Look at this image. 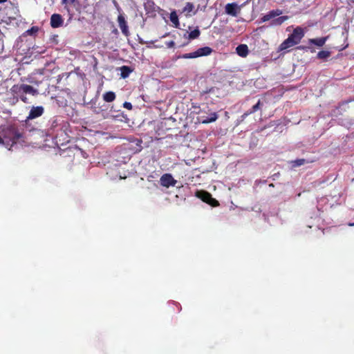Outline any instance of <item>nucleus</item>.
<instances>
[{
    "mask_svg": "<svg viewBox=\"0 0 354 354\" xmlns=\"http://www.w3.org/2000/svg\"><path fill=\"white\" fill-rule=\"evenodd\" d=\"M21 136V133L13 126L0 127V145L9 150Z\"/></svg>",
    "mask_w": 354,
    "mask_h": 354,
    "instance_id": "1",
    "label": "nucleus"
},
{
    "mask_svg": "<svg viewBox=\"0 0 354 354\" xmlns=\"http://www.w3.org/2000/svg\"><path fill=\"white\" fill-rule=\"evenodd\" d=\"M304 35V30L301 27H297L294 29L292 33L280 45V50H283L299 44Z\"/></svg>",
    "mask_w": 354,
    "mask_h": 354,
    "instance_id": "2",
    "label": "nucleus"
},
{
    "mask_svg": "<svg viewBox=\"0 0 354 354\" xmlns=\"http://www.w3.org/2000/svg\"><path fill=\"white\" fill-rule=\"evenodd\" d=\"M212 49L211 48H209L208 46H205V47L200 48L194 52L183 54L180 56V58L194 59V58H197L199 57L207 56V55H210L212 53Z\"/></svg>",
    "mask_w": 354,
    "mask_h": 354,
    "instance_id": "3",
    "label": "nucleus"
},
{
    "mask_svg": "<svg viewBox=\"0 0 354 354\" xmlns=\"http://www.w3.org/2000/svg\"><path fill=\"white\" fill-rule=\"evenodd\" d=\"M196 196L209 205L216 207L218 205V201L212 197V195L205 191H198Z\"/></svg>",
    "mask_w": 354,
    "mask_h": 354,
    "instance_id": "4",
    "label": "nucleus"
},
{
    "mask_svg": "<svg viewBox=\"0 0 354 354\" xmlns=\"http://www.w3.org/2000/svg\"><path fill=\"white\" fill-rule=\"evenodd\" d=\"M241 6H239L236 3H227L225 6V12L227 15L237 17L241 12Z\"/></svg>",
    "mask_w": 354,
    "mask_h": 354,
    "instance_id": "5",
    "label": "nucleus"
},
{
    "mask_svg": "<svg viewBox=\"0 0 354 354\" xmlns=\"http://www.w3.org/2000/svg\"><path fill=\"white\" fill-rule=\"evenodd\" d=\"M160 183L162 187L168 188L171 186H175L177 180L173 178L171 174H165L160 177Z\"/></svg>",
    "mask_w": 354,
    "mask_h": 354,
    "instance_id": "6",
    "label": "nucleus"
},
{
    "mask_svg": "<svg viewBox=\"0 0 354 354\" xmlns=\"http://www.w3.org/2000/svg\"><path fill=\"white\" fill-rule=\"evenodd\" d=\"M44 112V109L42 106H32L30 110L27 120H33L40 117Z\"/></svg>",
    "mask_w": 354,
    "mask_h": 354,
    "instance_id": "7",
    "label": "nucleus"
},
{
    "mask_svg": "<svg viewBox=\"0 0 354 354\" xmlns=\"http://www.w3.org/2000/svg\"><path fill=\"white\" fill-rule=\"evenodd\" d=\"M13 89L18 90L19 92H23L24 93H28L32 95H36L38 93L37 89L34 88L32 86L28 84H21L19 86H13Z\"/></svg>",
    "mask_w": 354,
    "mask_h": 354,
    "instance_id": "8",
    "label": "nucleus"
},
{
    "mask_svg": "<svg viewBox=\"0 0 354 354\" xmlns=\"http://www.w3.org/2000/svg\"><path fill=\"white\" fill-rule=\"evenodd\" d=\"M118 25H119V27H120L122 32L124 35L127 36L129 34V30H128V26H127V24L124 17L122 16V15H120L118 17Z\"/></svg>",
    "mask_w": 354,
    "mask_h": 354,
    "instance_id": "9",
    "label": "nucleus"
},
{
    "mask_svg": "<svg viewBox=\"0 0 354 354\" xmlns=\"http://www.w3.org/2000/svg\"><path fill=\"white\" fill-rule=\"evenodd\" d=\"M63 24V19L59 14H53L50 17V25L53 28H59Z\"/></svg>",
    "mask_w": 354,
    "mask_h": 354,
    "instance_id": "10",
    "label": "nucleus"
},
{
    "mask_svg": "<svg viewBox=\"0 0 354 354\" xmlns=\"http://www.w3.org/2000/svg\"><path fill=\"white\" fill-rule=\"evenodd\" d=\"M281 14L282 12L280 10H271L261 18V21L263 22L268 21L273 18H275L276 17L279 16Z\"/></svg>",
    "mask_w": 354,
    "mask_h": 354,
    "instance_id": "11",
    "label": "nucleus"
},
{
    "mask_svg": "<svg viewBox=\"0 0 354 354\" xmlns=\"http://www.w3.org/2000/svg\"><path fill=\"white\" fill-rule=\"evenodd\" d=\"M236 51L239 56L245 57L248 53V48L245 44H240L236 47Z\"/></svg>",
    "mask_w": 354,
    "mask_h": 354,
    "instance_id": "12",
    "label": "nucleus"
},
{
    "mask_svg": "<svg viewBox=\"0 0 354 354\" xmlns=\"http://www.w3.org/2000/svg\"><path fill=\"white\" fill-rule=\"evenodd\" d=\"M327 39V37H319L315 39H310L309 40V43L311 44L316 45L319 47H321L324 45Z\"/></svg>",
    "mask_w": 354,
    "mask_h": 354,
    "instance_id": "13",
    "label": "nucleus"
},
{
    "mask_svg": "<svg viewBox=\"0 0 354 354\" xmlns=\"http://www.w3.org/2000/svg\"><path fill=\"white\" fill-rule=\"evenodd\" d=\"M115 99V94L113 91H108L103 94V100L106 102H111Z\"/></svg>",
    "mask_w": 354,
    "mask_h": 354,
    "instance_id": "14",
    "label": "nucleus"
},
{
    "mask_svg": "<svg viewBox=\"0 0 354 354\" xmlns=\"http://www.w3.org/2000/svg\"><path fill=\"white\" fill-rule=\"evenodd\" d=\"M170 20L173 23L174 26L175 28H178L180 26V23L178 21V15L175 11H173L170 14Z\"/></svg>",
    "mask_w": 354,
    "mask_h": 354,
    "instance_id": "15",
    "label": "nucleus"
},
{
    "mask_svg": "<svg viewBox=\"0 0 354 354\" xmlns=\"http://www.w3.org/2000/svg\"><path fill=\"white\" fill-rule=\"evenodd\" d=\"M217 118H218V115H217L216 113L214 112L210 114L209 118H206L203 119L201 120V122L203 124H208V123L216 121L217 120Z\"/></svg>",
    "mask_w": 354,
    "mask_h": 354,
    "instance_id": "16",
    "label": "nucleus"
},
{
    "mask_svg": "<svg viewBox=\"0 0 354 354\" xmlns=\"http://www.w3.org/2000/svg\"><path fill=\"white\" fill-rule=\"evenodd\" d=\"M120 70L121 71V77L122 78H127V77H129V75H130V73L132 71L130 69V68L127 66H123L120 67Z\"/></svg>",
    "mask_w": 354,
    "mask_h": 354,
    "instance_id": "17",
    "label": "nucleus"
},
{
    "mask_svg": "<svg viewBox=\"0 0 354 354\" xmlns=\"http://www.w3.org/2000/svg\"><path fill=\"white\" fill-rule=\"evenodd\" d=\"M288 19V16H281L278 18L273 19L271 22V25L277 26L281 25Z\"/></svg>",
    "mask_w": 354,
    "mask_h": 354,
    "instance_id": "18",
    "label": "nucleus"
},
{
    "mask_svg": "<svg viewBox=\"0 0 354 354\" xmlns=\"http://www.w3.org/2000/svg\"><path fill=\"white\" fill-rule=\"evenodd\" d=\"M330 55V52L328 50L319 51L317 54V57L320 59H326Z\"/></svg>",
    "mask_w": 354,
    "mask_h": 354,
    "instance_id": "19",
    "label": "nucleus"
},
{
    "mask_svg": "<svg viewBox=\"0 0 354 354\" xmlns=\"http://www.w3.org/2000/svg\"><path fill=\"white\" fill-rule=\"evenodd\" d=\"M305 162L306 160L304 159H297L294 161H292L290 163L292 167H297L303 165Z\"/></svg>",
    "mask_w": 354,
    "mask_h": 354,
    "instance_id": "20",
    "label": "nucleus"
},
{
    "mask_svg": "<svg viewBox=\"0 0 354 354\" xmlns=\"http://www.w3.org/2000/svg\"><path fill=\"white\" fill-rule=\"evenodd\" d=\"M200 35V31L198 28L191 31L189 34V39H194Z\"/></svg>",
    "mask_w": 354,
    "mask_h": 354,
    "instance_id": "21",
    "label": "nucleus"
},
{
    "mask_svg": "<svg viewBox=\"0 0 354 354\" xmlns=\"http://www.w3.org/2000/svg\"><path fill=\"white\" fill-rule=\"evenodd\" d=\"M194 8V4L192 3H187L185 6L183 8V12L189 13L193 11Z\"/></svg>",
    "mask_w": 354,
    "mask_h": 354,
    "instance_id": "22",
    "label": "nucleus"
},
{
    "mask_svg": "<svg viewBox=\"0 0 354 354\" xmlns=\"http://www.w3.org/2000/svg\"><path fill=\"white\" fill-rule=\"evenodd\" d=\"M50 129H54L55 127L58 126V119L57 118H53L50 121Z\"/></svg>",
    "mask_w": 354,
    "mask_h": 354,
    "instance_id": "23",
    "label": "nucleus"
},
{
    "mask_svg": "<svg viewBox=\"0 0 354 354\" xmlns=\"http://www.w3.org/2000/svg\"><path fill=\"white\" fill-rule=\"evenodd\" d=\"M260 106H261V102H260V100H259V102L252 107L251 110L250 111V113H252L254 112H256L257 111H258L260 109Z\"/></svg>",
    "mask_w": 354,
    "mask_h": 354,
    "instance_id": "24",
    "label": "nucleus"
},
{
    "mask_svg": "<svg viewBox=\"0 0 354 354\" xmlns=\"http://www.w3.org/2000/svg\"><path fill=\"white\" fill-rule=\"evenodd\" d=\"M38 30V28L37 27H32L30 29L27 30V33L30 35H33Z\"/></svg>",
    "mask_w": 354,
    "mask_h": 354,
    "instance_id": "25",
    "label": "nucleus"
},
{
    "mask_svg": "<svg viewBox=\"0 0 354 354\" xmlns=\"http://www.w3.org/2000/svg\"><path fill=\"white\" fill-rule=\"evenodd\" d=\"M123 106L129 110H131L132 109V104L130 102H125L124 104H123Z\"/></svg>",
    "mask_w": 354,
    "mask_h": 354,
    "instance_id": "26",
    "label": "nucleus"
},
{
    "mask_svg": "<svg viewBox=\"0 0 354 354\" xmlns=\"http://www.w3.org/2000/svg\"><path fill=\"white\" fill-rule=\"evenodd\" d=\"M326 199V198H321L320 200L318 201V208L319 209L320 208L319 207L322 205V203L324 202H325Z\"/></svg>",
    "mask_w": 354,
    "mask_h": 354,
    "instance_id": "27",
    "label": "nucleus"
},
{
    "mask_svg": "<svg viewBox=\"0 0 354 354\" xmlns=\"http://www.w3.org/2000/svg\"><path fill=\"white\" fill-rule=\"evenodd\" d=\"M74 1L75 0H62L63 3L64 4H72Z\"/></svg>",
    "mask_w": 354,
    "mask_h": 354,
    "instance_id": "28",
    "label": "nucleus"
},
{
    "mask_svg": "<svg viewBox=\"0 0 354 354\" xmlns=\"http://www.w3.org/2000/svg\"><path fill=\"white\" fill-rule=\"evenodd\" d=\"M252 113H250V111H248L246 113H245L241 117L243 119H244L245 117H247L248 115H249L250 114H251Z\"/></svg>",
    "mask_w": 354,
    "mask_h": 354,
    "instance_id": "29",
    "label": "nucleus"
},
{
    "mask_svg": "<svg viewBox=\"0 0 354 354\" xmlns=\"http://www.w3.org/2000/svg\"><path fill=\"white\" fill-rule=\"evenodd\" d=\"M21 99L23 102H27V97L26 96L22 95L21 97Z\"/></svg>",
    "mask_w": 354,
    "mask_h": 354,
    "instance_id": "30",
    "label": "nucleus"
},
{
    "mask_svg": "<svg viewBox=\"0 0 354 354\" xmlns=\"http://www.w3.org/2000/svg\"><path fill=\"white\" fill-rule=\"evenodd\" d=\"M348 225L351 226V227H353V226H354V223H348Z\"/></svg>",
    "mask_w": 354,
    "mask_h": 354,
    "instance_id": "31",
    "label": "nucleus"
},
{
    "mask_svg": "<svg viewBox=\"0 0 354 354\" xmlns=\"http://www.w3.org/2000/svg\"><path fill=\"white\" fill-rule=\"evenodd\" d=\"M5 1H6V0H0V3H4Z\"/></svg>",
    "mask_w": 354,
    "mask_h": 354,
    "instance_id": "32",
    "label": "nucleus"
}]
</instances>
